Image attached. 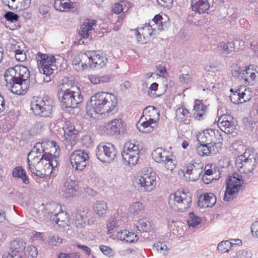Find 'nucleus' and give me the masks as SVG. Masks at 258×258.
I'll return each mask as SVG.
<instances>
[{
	"mask_svg": "<svg viewBox=\"0 0 258 258\" xmlns=\"http://www.w3.org/2000/svg\"><path fill=\"white\" fill-rule=\"evenodd\" d=\"M146 120L143 121L140 124H137V126L139 131L143 133H149L152 132L154 128L156 126V121L155 118H149L148 120L146 118Z\"/></svg>",
	"mask_w": 258,
	"mask_h": 258,
	"instance_id": "22",
	"label": "nucleus"
},
{
	"mask_svg": "<svg viewBox=\"0 0 258 258\" xmlns=\"http://www.w3.org/2000/svg\"><path fill=\"white\" fill-rule=\"evenodd\" d=\"M59 99L62 108H75L82 103L83 97L79 88H77V90L61 88Z\"/></svg>",
	"mask_w": 258,
	"mask_h": 258,
	"instance_id": "4",
	"label": "nucleus"
},
{
	"mask_svg": "<svg viewBox=\"0 0 258 258\" xmlns=\"http://www.w3.org/2000/svg\"><path fill=\"white\" fill-rule=\"evenodd\" d=\"M87 212L80 209H74L72 211L71 219L76 227H83L87 220Z\"/></svg>",
	"mask_w": 258,
	"mask_h": 258,
	"instance_id": "15",
	"label": "nucleus"
},
{
	"mask_svg": "<svg viewBox=\"0 0 258 258\" xmlns=\"http://www.w3.org/2000/svg\"><path fill=\"white\" fill-rule=\"evenodd\" d=\"M218 47L222 50V53L226 55L230 54L235 51V44L232 41H229L226 43L222 42L219 43Z\"/></svg>",
	"mask_w": 258,
	"mask_h": 258,
	"instance_id": "32",
	"label": "nucleus"
},
{
	"mask_svg": "<svg viewBox=\"0 0 258 258\" xmlns=\"http://www.w3.org/2000/svg\"><path fill=\"white\" fill-rule=\"evenodd\" d=\"M42 154H43L41 156V157L39 159V161H38V163H43L44 160H45L46 162L48 161V163H49L51 159L53 157V155H52L51 153L46 152L45 151H44V152H43Z\"/></svg>",
	"mask_w": 258,
	"mask_h": 258,
	"instance_id": "57",
	"label": "nucleus"
},
{
	"mask_svg": "<svg viewBox=\"0 0 258 258\" xmlns=\"http://www.w3.org/2000/svg\"><path fill=\"white\" fill-rule=\"evenodd\" d=\"M38 56L39 58L38 59L37 62L39 67L40 65L45 64L52 65L56 60L54 56L52 55H49L47 54L39 52Z\"/></svg>",
	"mask_w": 258,
	"mask_h": 258,
	"instance_id": "31",
	"label": "nucleus"
},
{
	"mask_svg": "<svg viewBox=\"0 0 258 258\" xmlns=\"http://www.w3.org/2000/svg\"><path fill=\"white\" fill-rule=\"evenodd\" d=\"M51 65L45 64L40 65L39 72L40 73L45 75L46 76L49 77L53 73L54 70L51 67Z\"/></svg>",
	"mask_w": 258,
	"mask_h": 258,
	"instance_id": "45",
	"label": "nucleus"
},
{
	"mask_svg": "<svg viewBox=\"0 0 258 258\" xmlns=\"http://www.w3.org/2000/svg\"><path fill=\"white\" fill-rule=\"evenodd\" d=\"M231 181L230 182V185H235L237 184H241L240 181H242L241 177H239L237 174H234L232 176H230L227 179H230Z\"/></svg>",
	"mask_w": 258,
	"mask_h": 258,
	"instance_id": "56",
	"label": "nucleus"
},
{
	"mask_svg": "<svg viewBox=\"0 0 258 258\" xmlns=\"http://www.w3.org/2000/svg\"><path fill=\"white\" fill-rule=\"evenodd\" d=\"M230 99L231 101L235 104H241L247 101L246 100H243L242 101L240 100L239 97H238V93L235 90V93L231 94L230 96Z\"/></svg>",
	"mask_w": 258,
	"mask_h": 258,
	"instance_id": "54",
	"label": "nucleus"
},
{
	"mask_svg": "<svg viewBox=\"0 0 258 258\" xmlns=\"http://www.w3.org/2000/svg\"><path fill=\"white\" fill-rule=\"evenodd\" d=\"M174 201L178 206L175 210L177 212H183L189 208L191 204V197L190 192L176 191L173 194Z\"/></svg>",
	"mask_w": 258,
	"mask_h": 258,
	"instance_id": "10",
	"label": "nucleus"
},
{
	"mask_svg": "<svg viewBox=\"0 0 258 258\" xmlns=\"http://www.w3.org/2000/svg\"><path fill=\"white\" fill-rule=\"evenodd\" d=\"M29 170L32 173L35 175L36 176H38L41 178H44L46 176V174L45 173H42L40 171L36 169V167L34 166H32V167H30Z\"/></svg>",
	"mask_w": 258,
	"mask_h": 258,
	"instance_id": "60",
	"label": "nucleus"
},
{
	"mask_svg": "<svg viewBox=\"0 0 258 258\" xmlns=\"http://www.w3.org/2000/svg\"><path fill=\"white\" fill-rule=\"evenodd\" d=\"M143 114L148 115L149 118L154 117V118L155 119V116H156L157 120L159 119L160 116L158 109L153 106L146 107L143 110Z\"/></svg>",
	"mask_w": 258,
	"mask_h": 258,
	"instance_id": "37",
	"label": "nucleus"
},
{
	"mask_svg": "<svg viewBox=\"0 0 258 258\" xmlns=\"http://www.w3.org/2000/svg\"><path fill=\"white\" fill-rule=\"evenodd\" d=\"M217 122L219 128L226 134H232L236 130L237 121L230 115L222 114L219 117Z\"/></svg>",
	"mask_w": 258,
	"mask_h": 258,
	"instance_id": "8",
	"label": "nucleus"
},
{
	"mask_svg": "<svg viewBox=\"0 0 258 258\" xmlns=\"http://www.w3.org/2000/svg\"><path fill=\"white\" fill-rule=\"evenodd\" d=\"M258 163V154L252 148L247 149L245 152L237 156L235 161L237 169L241 173L249 175L253 174Z\"/></svg>",
	"mask_w": 258,
	"mask_h": 258,
	"instance_id": "3",
	"label": "nucleus"
},
{
	"mask_svg": "<svg viewBox=\"0 0 258 258\" xmlns=\"http://www.w3.org/2000/svg\"><path fill=\"white\" fill-rule=\"evenodd\" d=\"M25 254L26 258H36L38 255L36 247L32 245L28 246L25 251Z\"/></svg>",
	"mask_w": 258,
	"mask_h": 258,
	"instance_id": "44",
	"label": "nucleus"
},
{
	"mask_svg": "<svg viewBox=\"0 0 258 258\" xmlns=\"http://www.w3.org/2000/svg\"><path fill=\"white\" fill-rule=\"evenodd\" d=\"M88 159V154L84 150H75L70 156L71 164L76 170H83Z\"/></svg>",
	"mask_w": 258,
	"mask_h": 258,
	"instance_id": "9",
	"label": "nucleus"
},
{
	"mask_svg": "<svg viewBox=\"0 0 258 258\" xmlns=\"http://www.w3.org/2000/svg\"><path fill=\"white\" fill-rule=\"evenodd\" d=\"M155 161L160 163H163L167 170H172L176 166L173 160L170 158V153L163 148H157L152 153Z\"/></svg>",
	"mask_w": 258,
	"mask_h": 258,
	"instance_id": "7",
	"label": "nucleus"
},
{
	"mask_svg": "<svg viewBox=\"0 0 258 258\" xmlns=\"http://www.w3.org/2000/svg\"><path fill=\"white\" fill-rule=\"evenodd\" d=\"M4 17L5 19L11 23L17 22L19 19V16L11 11L6 12Z\"/></svg>",
	"mask_w": 258,
	"mask_h": 258,
	"instance_id": "46",
	"label": "nucleus"
},
{
	"mask_svg": "<svg viewBox=\"0 0 258 258\" xmlns=\"http://www.w3.org/2000/svg\"><path fill=\"white\" fill-rule=\"evenodd\" d=\"M92 51H88L85 53H80V61H81V68H79V70H83L90 68L89 63L91 64V60L92 59Z\"/></svg>",
	"mask_w": 258,
	"mask_h": 258,
	"instance_id": "29",
	"label": "nucleus"
},
{
	"mask_svg": "<svg viewBox=\"0 0 258 258\" xmlns=\"http://www.w3.org/2000/svg\"><path fill=\"white\" fill-rule=\"evenodd\" d=\"M55 207L58 208L59 210L58 212L55 211V209H53V211L48 212V215L50 217V219L53 222H54L55 224H57L59 226H63V223L64 221L63 220H61L59 216L60 215L63 214L62 211L60 212L61 210L60 206L59 205L53 204L51 206V208H53Z\"/></svg>",
	"mask_w": 258,
	"mask_h": 258,
	"instance_id": "25",
	"label": "nucleus"
},
{
	"mask_svg": "<svg viewBox=\"0 0 258 258\" xmlns=\"http://www.w3.org/2000/svg\"><path fill=\"white\" fill-rule=\"evenodd\" d=\"M12 174L14 178H20L24 183H29L28 177L22 166H18L15 167L12 170Z\"/></svg>",
	"mask_w": 258,
	"mask_h": 258,
	"instance_id": "27",
	"label": "nucleus"
},
{
	"mask_svg": "<svg viewBox=\"0 0 258 258\" xmlns=\"http://www.w3.org/2000/svg\"><path fill=\"white\" fill-rule=\"evenodd\" d=\"M217 248L220 252H228L230 250H233V245L229 240L222 241L218 243Z\"/></svg>",
	"mask_w": 258,
	"mask_h": 258,
	"instance_id": "35",
	"label": "nucleus"
},
{
	"mask_svg": "<svg viewBox=\"0 0 258 258\" xmlns=\"http://www.w3.org/2000/svg\"><path fill=\"white\" fill-rule=\"evenodd\" d=\"M211 145L210 147L212 149L211 151H212V154L213 155L219 152L222 148V144L221 143H218V142H215V140H214V142Z\"/></svg>",
	"mask_w": 258,
	"mask_h": 258,
	"instance_id": "55",
	"label": "nucleus"
},
{
	"mask_svg": "<svg viewBox=\"0 0 258 258\" xmlns=\"http://www.w3.org/2000/svg\"><path fill=\"white\" fill-rule=\"evenodd\" d=\"M210 128L205 130L197 135V140L199 145H208L214 142V138L211 134Z\"/></svg>",
	"mask_w": 258,
	"mask_h": 258,
	"instance_id": "23",
	"label": "nucleus"
},
{
	"mask_svg": "<svg viewBox=\"0 0 258 258\" xmlns=\"http://www.w3.org/2000/svg\"><path fill=\"white\" fill-rule=\"evenodd\" d=\"M30 5L31 0H21L15 7L9 6V8L11 10L19 12L27 9L30 6Z\"/></svg>",
	"mask_w": 258,
	"mask_h": 258,
	"instance_id": "34",
	"label": "nucleus"
},
{
	"mask_svg": "<svg viewBox=\"0 0 258 258\" xmlns=\"http://www.w3.org/2000/svg\"><path fill=\"white\" fill-rule=\"evenodd\" d=\"M53 6L56 10L60 12L71 11L75 12L77 11V3L70 0H55Z\"/></svg>",
	"mask_w": 258,
	"mask_h": 258,
	"instance_id": "14",
	"label": "nucleus"
},
{
	"mask_svg": "<svg viewBox=\"0 0 258 258\" xmlns=\"http://www.w3.org/2000/svg\"><path fill=\"white\" fill-rule=\"evenodd\" d=\"M128 233L129 231L127 230H121L117 233V237L121 241H125Z\"/></svg>",
	"mask_w": 258,
	"mask_h": 258,
	"instance_id": "62",
	"label": "nucleus"
},
{
	"mask_svg": "<svg viewBox=\"0 0 258 258\" xmlns=\"http://www.w3.org/2000/svg\"><path fill=\"white\" fill-rule=\"evenodd\" d=\"M64 197L68 198L76 195L77 189L75 187V182L74 181L72 180L67 181L64 183Z\"/></svg>",
	"mask_w": 258,
	"mask_h": 258,
	"instance_id": "30",
	"label": "nucleus"
},
{
	"mask_svg": "<svg viewBox=\"0 0 258 258\" xmlns=\"http://www.w3.org/2000/svg\"><path fill=\"white\" fill-rule=\"evenodd\" d=\"M2 258H22V254L5 252L3 254Z\"/></svg>",
	"mask_w": 258,
	"mask_h": 258,
	"instance_id": "64",
	"label": "nucleus"
},
{
	"mask_svg": "<svg viewBox=\"0 0 258 258\" xmlns=\"http://www.w3.org/2000/svg\"><path fill=\"white\" fill-rule=\"evenodd\" d=\"M231 181L230 179L226 180V190L225 191L224 197L223 200L226 202H229L231 200V196L237 192L241 186V184H237L235 185L230 186V182Z\"/></svg>",
	"mask_w": 258,
	"mask_h": 258,
	"instance_id": "26",
	"label": "nucleus"
},
{
	"mask_svg": "<svg viewBox=\"0 0 258 258\" xmlns=\"http://www.w3.org/2000/svg\"><path fill=\"white\" fill-rule=\"evenodd\" d=\"M64 137L67 140H71L75 138L78 131L76 130L74 126H68L63 127Z\"/></svg>",
	"mask_w": 258,
	"mask_h": 258,
	"instance_id": "38",
	"label": "nucleus"
},
{
	"mask_svg": "<svg viewBox=\"0 0 258 258\" xmlns=\"http://www.w3.org/2000/svg\"><path fill=\"white\" fill-rule=\"evenodd\" d=\"M107 204L102 201H97L94 206V210L99 216H104L107 210Z\"/></svg>",
	"mask_w": 258,
	"mask_h": 258,
	"instance_id": "33",
	"label": "nucleus"
},
{
	"mask_svg": "<svg viewBox=\"0 0 258 258\" xmlns=\"http://www.w3.org/2000/svg\"><path fill=\"white\" fill-rule=\"evenodd\" d=\"M29 69L23 65H16L6 70L4 78L7 82V87H9L12 92L14 93L24 82L30 78Z\"/></svg>",
	"mask_w": 258,
	"mask_h": 258,
	"instance_id": "2",
	"label": "nucleus"
},
{
	"mask_svg": "<svg viewBox=\"0 0 258 258\" xmlns=\"http://www.w3.org/2000/svg\"><path fill=\"white\" fill-rule=\"evenodd\" d=\"M105 145H99L96 150V155L97 159L103 163H106V153L105 150Z\"/></svg>",
	"mask_w": 258,
	"mask_h": 258,
	"instance_id": "39",
	"label": "nucleus"
},
{
	"mask_svg": "<svg viewBox=\"0 0 258 258\" xmlns=\"http://www.w3.org/2000/svg\"><path fill=\"white\" fill-rule=\"evenodd\" d=\"M105 150L107 155L106 163H109L113 162L116 157L117 152L115 146L111 143H107L105 145Z\"/></svg>",
	"mask_w": 258,
	"mask_h": 258,
	"instance_id": "28",
	"label": "nucleus"
},
{
	"mask_svg": "<svg viewBox=\"0 0 258 258\" xmlns=\"http://www.w3.org/2000/svg\"><path fill=\"white\" fill-rule=\"evenodd\" d=\"M26 242L22 239H17L10 242L7 252L22 254L26 248Z\"/></svg>",
	"mask_w": 258,
	"mask_h": 258,
	"instance_id": "21",
	"label": "nucleus"
},
{
	"mask_svg": "<svg viewBox=\"0 0 258 258\" xmlns=\"http://www.w3.org/2000/svg\"><path fill=\"white\" fill-rule=\"evenodd\" d=\"M59 158V156L55 154L53 155V157L51 159L50 161L48 164L49 167H51V169H54L57 167L58 165L57 159Z\"/></svg>",
	"mask_w": 258,
	"mask_h": 258,
	"instance_id": "61",
	"label": "nucleus"
},
{
	"mask_svg": "<svg viewBox=\"0 0 258 258\" xmlns=\"http://www.w3.org/2000/svg\"><path fill=\"white\" fill-rule=\"evenodd\" d=\"M209 132H211V134L212 135V137L214 138V140H215V142L222 144L223 138L218 130L210 128Z\"/></svg>",
	"mask_w": 258,
	"mask_h": 258,
	"instance_id": "52",
	"label": "nucleus"
},
{
	"mask_svg": "<svg viewBox=\"0 0 258 258\" xmlns=\"http://www.w3.org/2000/svg\"><path fill=\"white\" fill-rule=\"evenodd\" d=\"M251 231L253 236L258 237V221H255L252 224Z\"/></svg>",
	"mask_w": 258,
	"mask_h": 258,
	"instance_id": "63",
	"label": "nucleus"
},
{
	"mask_svg": "<svg viewBox=\"0 0 258 258\" xmlns=\"http://www.w3.org/2000/svg\"><path fill=\"white\" fill-rule=\"evenodd\" d=\"M194 110L197 112H200V111L206 112L207 110V107L202 103L201 100L196 99L195 101Z\"/></svg>",
	"mask_w": 258,
	"mask_h": 258,
	"instance_id": "50",
	"label": "nucleus"
},
{
	"mask_svg": "<svg viewBox=\"0 0 258 258\" xmlns=\"http://www.w3.org/2000/svg\"><path fill=\"white\" fill-rule=\"evenodd\" d=\"M190 219L188 220V225L193 228L197 227L201 223V219L192 212L189 214Z\"/></svg>",
	"mask_w": 258,
	"mask_h": 258,
	"instance_id": "42",
	"label": "nucleus"
},
{
	"mask_svg": "<svg viewBox=\"0 0 258 258\" xmlns=\"http://www.w3.org/2000/svg\"><path fill=\"white\" fill-rule=\"evenodd\" d=\"M53 104L51 100H37L36 102L32 103L31 109L34 114L36 116L48 117L52 113Z\"/></svg>",
	"mask_w": 258,
	"mask_h": 258,
	"instance_id": "6",
	"label": "nucleus"
},
{
	"mask_svg": "<svg viewBox=\"0 0 258 258\" xmlns=\"http://www.w3.org/2000/svg\"><path fill=\"white\" fill-rule=\"evenodd\" d=\"M117 99L114 94L100 92L92 96L86 103V112L92 118H96L98 114H114L117 111Z\"/></svg>",
	"mask_w": 258,
	"mask_h": 258,
	"instance_id": "1",
	"label": "nucleus"
},
{
	"mask_svg": "<svg viewBox=\"0 0 258 258\" xmlns=\"http://www.w3.org/2000/svg\"><path fill=\"white\" fill-rule=\"evenodd\" d=\"M163 18L160 14L156 15L154 16L152 20V22L154 23L153 26L156 25L158 27V29L160 31L164 30L163 22L162 21Z\"/></svg>",
	"mask_w": 258,
	"mask_h": 258,
	"instance_id": "48",
	"label": "nucleus"
},
{
	"mask_svg": "<svg viewBox=\"0 0 258 258\" xmlns=\"http://www.w3.org/2000/svg\"><path fill=\"white\" fill-rule=\"evenodd\" d=\"M191 7L192 11L201 14L206 13L210 5L208 0H191Z\"/></svg>",
	"mask_w": 258,
	"mask_h": 258,
	"instance_id": "19",
	"label": "nucleus"
},
{
	"mask_svg": "<svg viewBox=\"0 0 258 258\" xmlns=\"http://www.w3.org/2000/svg\"><path fill=\"white\" fill-rule=\"evenodd\" d=\"M38 85V83L36 79V76H30L26 82H24L23 85H21L18 89H15L14 93L19 95L25 94L28 89L32 90L36 89Z\"/></svg>",
	"mask_w": 258,
	"mask_h": 258,
	"instance_id": "16",
	"label": "nucleus"
},
{
	"mask_svg": "<svg viewBox=\"0 0 258 258\" xmlns=\"http://www.w3.org/2000/svg\"><path fill=\"white\" fill-rule=\"evenodd\" d=\"M95 24L94 21H90L87 19L80 25L79 29V34L81 39L87 38L89 35V31L93 29V26Z\"/></svg>",
	"mask_w": 258,
	"mask_h": 258,
	"instance_id": "24",
	"label": "nucleus"
},
{
	"mask_svg": "<svg viewBox=\"0 0 258 258\" xmlns=\"http://www.w3.org/2000/svg\"><path fill=\"white\" fill-rule=\"evenodd\" d=\"M155 180V172L145 173L135 178V186L141 191H150L156 185Z\"/></svg>",
	"mask_w": 258,
	"mask_h": 258,
	"instance_id": "5",
	"label": "nucleus"
},
{
	"mask_svg": "<svg viewBox=\"0 0 258 258\" xmlns=\"http://www.w3.org/2000/svg\"><path fill=\"white\" fill-rule=\"evenodd\" d=\"M45 151V149L43 146V143L37 142L35 144L33 148L29 153L28 157L31 156L33 153L41 154Z\"/></svg>",
	"mask_w": 258,
	"mask_h": 258,
	"instance_id": "47",
	"label": "nucleus"
},
{
	"mask_svg": "<svg viewBox=\"0 0 258 258\" xmlns=\"http://www.w3.org/2000/svg\"><path fill=\"white\" fill-rule=\"evenodd\" d=\"M92 56L91 64L89 63L90 68L100 69L106 65L108 59L105 56L97 53L95 51H92Z\"/></svg>",
	"mask_w": 258,
	"mask_h": 258,
	"instance_id": "18",
	"label": "nucleus"
},
{
	"mask_svg": "<svg viewBox=\"0 0 258 258\" xmlns=\"http://www.w3.org/2000/svg\"><path fill=\"white\" fill-rule=\"evenodd\" d=\"M61 85H62L61 88H68L73 90H77V88H79L75 85L74 81L70 80L69 77H64L62 80Z\"/></svg>",
	"mask_w": 258,
	"mask_h": 258,
	"instance_id": "43",
	"label": "nucleus"
},
{
	"mask_svg": "<svg viewBox=\"0 0 258 258\" xmlns=\"http://www.w3.org/2000/svg\"><path fill=\"white\" fill-rule=\"evenodd\" d=\"M136 150L138 153H139V147L137 145L132 144L128 143L124 145L122 150H126L127 152L129 151H134Z\"/></svg>",
	"mask_w": 258,
	"mask_h": 258,
	"instance_id": "58",
	"label": "nucleus"
},
{
	"mask_svg": "<svg viewBox=\"0 0 258 258\" xmlns=\"http://www.w3.org/2000/svg\"><path fill=\"white\" fill-rule=\"evenodd\" d=\"M125 130V124L120 118L112 120L106 124L104 129V131L109 135H118L123 134Z\"/></svg>",
	"mask_w": 258,
	"mask_h": 258,
	"instance_id": "12",
	"label": "nucleus"
},
{
	"mask_svg": "<svg viewBox=\"0 0 258 258\" xmlns=\"http://www.w3.org/2000/svg\"><path fill=\"white\" fill-rule=\"evenodd\" d=\"M252 253L250 251L245 249L239 250L234 258H251Z\"/></svg>",
	"mask_w": 258,
	"mask_h": 258,
	"instance_id": "51",
	"label": "nucleus"
},
{
	"mask_svg": "<svg viewBox=\"0 0 258 258\" xmlns=\"http://www.w3.org/2000/svg\"><path fill=\"white\" fill-rule=\"evenodd\" d=\"M135 150L128 152L126 150L122 151L121 156L124 163L129 165H135L137 163L139 159V153Z\"/></svg>",
	"mask_w": 258,
	"mask_h": 258,
	"instance_id": "20",
	"label": "nucleus"
},
{
	"mask_svg": "<svg viewBox=\"0 0 258 258\" xmlns=\"http://www.w3.org/2000/svg\"><path fill=\"white\" fill-rule=\"evenodd\" d=\"M100 250L106 256L111 257L115 254L114 251L110 247L104 245H99Z\"/></svg>",
	"mask_w": 258,
	"mask_h": 258,
	"instance_id": "49",
	"label": "nucleus"
},
{
	"mask_svg": "<svg viewBox=\"0 0 258 258\" xmlns=\"http://www.w3.org/2000/svg\"><path fill=\"white\" fill-rule=\"evenodd\" d=\"M139 238V237L137 234H135L133 232H129L128 234L127 235L125 242L128 243H134L137 242Z\"/></svg>",
	"mask_w": 258,
	"mask_h": 258,
	"instance_id": "59",
	"label": "nucleus"
},
{
	"mask_svg": "<svg viewBox=\"0 0 258 258\" xmlns=\"http://www.w3.org/2000/svg\"><path fill=\"white\" fill-rule=\"evenodd\" d=\"M136 228L140 232H148L150 235H153L156 231L153 221L146 218H141L137 221Z\"/></svg>",
	"mask_w": 258,
	"mask_h": 258,
	"instance_id": "13",
	"label": "nucleus"
},
{
	"mask_svg": "<svg viewBox=\"0 0 258 258\" xmlns=\"http://www.w3.org/2000/svg\"><path fill=\"white\" fill-rule=\"evenodd\" d=\"M190 114L189 111L184 107H179L176 111L177 120L179 122L184 121Z\"/></svg>",
	"mask_w": 258,
	"mask_h": 258,
	"instance_id": "36",
	"label": "nucleus"
},
{
	"mask_svg": "<svg viewBox=\"0 0 258 258\" xmlns=\"http://www.w3.org/2000/svg\"><path fill=\"white\" fill-rule=\"evenodd\" d=\"M62 242V239L59 237L58 235L50 236L48 238V243L50 245L56 246L59 245Z\"/></svg>",
	"mask_w": 258,
	"mask_h": 258,
	"instance_id": "53",
	"label": "nucleus"
},
{
	"mask_svg": "<svg viewBox=\"0 0 258 258\" xmlns=\"http://www.w3.org/2000/svg\"><path fill=\"white\" fill-rule=\"evenodd\" d=\"M144 209V205L139 202L134 203L130 207V212L133 214L136 215L142 213Z\"/></svg>",
	"mask_w": 258,
	"mask_h": 258,
	"instance_id": "41",
	"label": "nucleus"
},
{
	"mask_svg": "<svg viewBox=\"0 0 258 258\" xmlns=\"http://www.w3.org/2000/svg\"><path fill=\"white\" fill-rule=\"evenodd\" d=\"M203 164L201 162L192 161V163H188L186 169L183 172L189 175L188 180L192 181L197 180L203 173Z\"/></svg>",
	"mask_w": 258,
	"mask_h": 258,
	"instance_id": "11",
	"label": "nucleus"
},
{
	"mask_svg": "<svg viewBox=\"0 0 258 258\" xmlns=\"http://www.w3.org/2000/svg\"><path fill=\"white\" fill-rule=\"evenodd\" d=\"M210 145H199L197 147V153L202 156L212 155V151Z\"/></svg>",
	"mask_w": 258,
	"mask_h": 258,
	"instance_id": "40",
	"label": "nucleus"
},
{
	"mask_svg": "<svg viewBox=\"0 0 258 258\" xmlns=\"http://www.w3.org/2000/svg\"><path fill=\"white\" fill-rule=\"evenodd\" d=\"M216 202V197L212 193H204L199 197L197 205L201 208L212 207Z\"/></svg>",
	"mask_w": 258,
	"mask_h": 258,
	"instance_id": "17",
	"label": "nucleus"
}]
</instances>
